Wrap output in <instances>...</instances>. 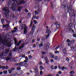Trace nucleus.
Masks as SVG:
<instances>
[{
	"label": "nucleus",
	"mask_w": 76,
	"mask_h": 76,
	"mask_svg": "<svg viewBox=\"0 0 76 76\" xmlns=\"http://www.w3.org/2000/svg\"><path fill=\"white\" fill-rule=\"evenodd\" d=\"M75 42V40L73 39L72 40V41H70V42H72V43H74Z\"/></svg>",
	"instance_id": "bb28decb"
},
{
	"label": "nucleus",
	"mask_w": 76,
	"mask_h": 76,
	"mask_svg": "<svg viewBox=\"0 0 76 76\" xmlns=\"http://www.w3.org/2000/svg\"><path fill=\"white\" fill-rule=\"evenodd\" d=\"M39 16H37L36 17V19H38L39 18Z\"/></svg>",
	"instance_id": "13d9d810"
},
{
	"label": "nucleus",
	"mask_w": 76,
	"mask_h": 76,
	"mask_svg": "<svg viewBox=\"0 0 76 76\" xmlns=\"http://www.w3.org/2000/svg\"><path fill=\"white\" fill-rule=\"evenodd\" d=\"M22 57H25V55H22Z\"/></svg>",
	"instance_id": "052dcab7"
},
{
	"label": "nucleus",
	"mask_w": 76,
	"mask_h": 76,
	"mask_svg": "<svg viewBox=\"0 0 76 76\" xmlns=\"http://www.w3.org/2000/svg\"><path fill=\"white\" fill-rule=\"evenodd\" d=\"M74 29H76V24H74Z\"/></svg>",
	"instance_id": "09e8293b"
},
{
	"label": "nucleus",
	"mask_w": 76,
	"mask_h": 76,
	"mask_svg": "<svg viewBox=\"0 0 76 76\" xmlns=\"http://www.w3.org/2000/svg\"><path fill=\"white\" fill-rule=\"evenodd\" d=\"M58 74H61V72L60 71H59L58 72Z\"/></svg>",
	"instance_id": "338daca9"
},
{
	"label": "nucleus",
	"mask_w": 76,
	"mask_h": 76,
	"mask_svg": "<svg viewBox=\"0 0 76 76\" xmlns=\"http://www.w3.org/2000/svg\"><path fill=\"white\" fill-rule=\"evenodd\" d=\"M35 39H34L32 40V43H34V42H35Z\"/></svg>",
	"instance_id": "864d4df0"
},
{
	"label": "nucleus",
	"mask_w": 76,
	"mask_h": 76,
	"mask_svg": "<svg viewBox=\"0 0 76 76\" xmlns=\"http://www.w3.org/2000/svg\"><path fill=\"white\" fill-rule=\"evenodd\" d=\"M20 28L21 29H23V28H24V27L22 26V24Z\"/></svg>",
	"instance_id": "c756f323"
},
{
	"label": "nucleus",
	"mask_w": 76,
	"mask_h": 76,
	"mask_svg": "<svg viewBox=\"0 0 76 76\" xmlns=\"http://www.w3.org/2000/svg\"><path fill=\"white\" fill-rule=\"evenodd\" d=\"M6 60L7 61H9V60H11V58L8 57L7 58Z\"/></svg>",
	"instance_id": "a878e982"
},
{
	"label": "nucleus",
	"mask_w": 76,
	"mask_h": 76,
	"mask_svg": "<svg viewBox=\"0 0 76 76\" xmlns=\"http://www.w3.org/2000/svg\"><path fill=\"white\" fill-rule=\"evenodd\" d=\"M1 22L2 23L4 22V19L2 18L1 19Z\"/></svg>",
	"instance_id": "a19ab883"
},
{
	"label": "nucleus",
	"mask_w": 76,
	"mask_h": 76,
	"mask_svg": "<svg viewBox=\"0 0 76 76\" xmlns=\"http://www.w3.org/2000/svg\"><path fill=\"white\" fill-rule=\"evenodd\" d=\"M44 68L42 66H40V70H43L44 69Z\"/></svg>",
	"instance_id": "6ab92c4d"
},
{
	"label": "nucleus",
	"mask_w": 76,
	"mask_h": 76,
	"mask_svg": "<svg viewBox=\"0 0 76 76\" xmlns=\"http://www.w3.org/2000/svg\"><path fill=\"white\" fill-rule=\"evenodd\" d=\"M2 10L5 12L4 13V15H5V17L7 19H8L9 18V13L10 12V11L9 10V8L8 7H5L3 8L2 9Z\"/></svg>",
	"instance_id": "f03ea898"
},
{
	"label": "nucleus",
	"mask_w": 76,
	"mask_h": 76,
	"mask_svg": "<svg viewBox=\"0 0 76 76\" xmlns=\"http://www.w3.org/2000/svg\"><path fill=\"white\" fill-rule=\"evenodd\" d=\"M35 13V15H38V12L37 11H34Z\"/></svg>",
	"instance_id": "c9c22d12"
},
{
	"label": "nucleus",
	"mask_w": 76,
	"mask_h": 76,
	"mask_svg": "<svg viewBox=\"0 0 76 76\" xmlns=\"http://www.w3.org/2000/svg\"><path fill=\"white\" fill-rule=\"evenodd\" d=\"M35 25L34 24L33 26V27L32 28V30H35Z\"/></svg>",
	"instance_id": "4be33fe9"
},
{
	"label": "nucleus",
	"mask_w": 76,
	"mask_h": 76,
	"mask_svg": "<svg viewBox=\"0 0 76 76\" xmlns=\"http://www.w3.org/2000/svg\"><path fill=\"white\" fill-rule=\"evenodd\" d=\"M3 27L4 28H10V26L9 24L4 25H3Z\"/></svg>",
	"instance_id": "9d476101"
},
{
	"label": "nucleus",
	"mask_w": 76,
	"mask_h": 76,
	"mask_svg": "<svg viewBox=\"0 0 76 76\" xmlns=\"http://www.w3.org/2000/svg\"><path fill=\"white\" fill-rule=\"evenodd\" d=\"M14 2V5L16 6V7H18L19 5H21L22 4H24L25 3V1L23 0L21 1H19V2L17 1V0H12Z\"/></svg>",
	"instance_id": "7ed1b4c3"
},
{
	"label": "nucleus",
	"mask_w": 76,
	"mask_h": 76,
	"mask_svg": "<svg viewBox=\"0 0 76 76\" xmlns=\"http://www.w3.org/2000/svg\"><path fill=\"white\" fill-rule=\"evenodd\" d=\"M34 70H35V72L36 73H37L38 71V68L37 67H36V68H34Z\"/></svg>",
	"instance_id": "9b49d317"
},
{
	"label": "nucleus",
	"mask_w": 76,
	"mask_h": 76,
	"mask_svg": "<svg viewBox=\"0 0 76 76\" xmlns=\"http://www.w3.org/2000/svg\"><path fill=\"white\" fill-rule=\"evenodd\" d=\"M19 66H23V64H24L23 62H21L20 63H19L18 64Z\"/></svg>",
	"instance_id": "ddd939ff"
},
{
	"label": "nucleus",
	"mask_w": 76,
	"mask_h": 76,
	"mask_svg": "<svg viewBox=\"0 0 76 76\" xmlns=\"http://www.w3.org/2000/svg\"><path fill=\"white\" fill-rule=\"evenodd\" d=\"M61 7L62 9H64V8H65V6L63 4L61 6Z\"/></svg>",
	"instance_id": "b1692460"
},
{
	"label": "nucleus",
	"mask_w": 76,
	"mask_h": 76,
	"mask_svg": "<svg viewBox=\"0 0 76 76\" xmlns=\"http://www.w3.org/2000/svg\"><path fill=\"white\" fill-rule=\"evenodd\" d=\"M57 58H58V56H56L55 58H54V60H57Z\"/></svg>",
	"instance_id": "72a5a7b5"
},
{
	"label": "nucleus",
	"mask_w": 76,
	"mask_h": 76,
	"mask_svg": "<svg viewBox=\"0 0 76 76\" xmlns=\"http://www.w3.org/2000/svg\"><path fill=\"white\" fill-rule=\"evenodd\" d=\"M5 51L7 52V53H9L10 50V49L9 48H7L5 49Z\"/></svg>",
	"instance_id": "dca6fc26"
},
{
	"label": "nucleus",
	"mask_w": 76,
	"mask_h": 76,
	"mask_svg": "<svg viewBox=\"0 0 76 76\" xmlns=\"http://www.w3.org/2000/svg\"><path fill=\"white\" fill-rule=\"evenodd\" d=\"M22 7H18L17 9L18 11V12H20V11L21 10V9H22Z\"/></svg>",
	"instance_id": "4468645a"
},
{
	"label": "nucleus",
	"mask_w": 76,
	"mask_h": 76,
	"mask_svg": "<svg viewBox=\"0 0 76 76\" xmlns=\"http://www.w3.org/2000/svg\"><path fill=\"white\" fill-rule=\"evenodd\" d=\"M45 39L44 37H43L42 38V41H44V40H45Z\"/></svg>",
	"instance_id": "bf43d9fd"
},
{
	"label": "nucleus",
	"mask_w": 76,
	"mask_h": 76,
	"mask_svg": "<svg viewBox=\"0 0 76 76\" xmlns=\"http://www.w3.org/2000/svg\"><path fill=\"white\" fill-rule=\"evenodd\" d=\"M65 69V67H64V66H62L61 67V69H62V70H64V69Z\"/></svg>",
	"instance_id": "473e14b6"
},
{
	"label": "nucleus",
	"mask_w": 76,
	"mask_h": 76,
	"mask_svg": "<svg viewBox=\"0 0 76 76\" xmlns=\"http://www.w3.org/2000/svg\"><path fill=\"white\" fill-rule=\"evenodd\" d=\"M50 46V44L49 43H47L45 45L44 48L46 51H48V49L49 48Z\"/></svg>",
	"instance_id": "0eeeda50"
},
{
	"label": "nucleus",
	"mask_w": 76,
	"mask_h": 76,
	"mask_svg": "<svg viewBox=\"0 0 76 76\" xmlns=\"http://www.w3.org/2000/svg\"><path fill=\"white\" fill-rule=\"evenodd\" d=\"M27 32V31L26 28H25L24 29V34H26Z\"/></svg>",
	"instance_id": "aec40b11"
},
{
	"label": "nucleus",
	"mask_w": 76,
	"mask_h": 76,
	"mask_svg": "<svg viewBox=\"0 0 76 76\" xmlns=\"http://www.w3.org/2000/svg\"><path fill=\"white\" fill-rule=\"evenodd\" d=\"M18 47H16V45H15V48L14 49H12V51H14L16 52L18 51Z\"/></svg>",
	"instance_id": "1a4fd4ad"
},
{
	"label": "nucleus",
	"mask_w": 76,
	"mask_h": 76,
	"mask_svg": "<svg viewBox=\"0 0 76 76\" xmlns=\"http://www.w3.org/2000/svg\"><path fill=\"white\" fill-rule=\"evenodd\" d=\"M36 47V45H34L33 46V47L34 48V47Z\"/></svg>",
	"instance_id": "774afa93"
},
{
	"label": "nucleus",
	"mask_w": 76,
	"mask_h": 76,
	"mask_svg": "<svg viewBox=\"0 0 76 76\" xmlns=\"http://www.w3.org/2000/svg\"><path fill=\"white\" fill-rule=\"evenodd\" d=\"M14 29L15 30H16V31L18 30V28H16V27L14 28Z\"/></svg>",
	"instance_id": "69168bd1"
},
{
	"label": "nucleus",
	"mask_w": 76,
	"mask_h": 76,
	"mask_svg": "<svg viewBox=\"0 0 76 76\" xmlns=\"http://www.w3.org/2000/svg\"><path fill=\"white\" fill-rule=\"evenodd\" d=\"M28 15L29 17H30L31 16V14L30 13H28Z\"/></svg>",
	"instance_id": "4c0bfd02"
},
{
	"label": "nucleus",
	"mask_w": 76,
	"mask_h": 76,
	"mask_svg": "<svg viewBox=\"0 0 76 76\" xmlns=\"http://www.w3.org/2000/svg\"><path fill=\"white\" fill-rule=\"evenodd\" d=\"M73 36L74 37H76V34H73Z\"/></svg>",
	"instance_id": "680f3d73"
},
{
	"label": "nucleus",
	"mask_w": 76,
	"mask_h": 76,
	"mask_svg": "<svg viewBox=\"0 0 76 76\" xmlns=\"http://www.w3.org/2000/svg\"><path fill=\"white\" fill-rule=\"evenodd\" d=\"M43 46V44L42 43H40L39 44V48H41Z\"/></svg>",
	"instance_id": "412c9836"
},
{
	"label": "nucleus",
	"mask_w": 76,
	"mask_h": 76,
	"mask_svg": "<svg viewBox=\"0 0 76 76\" xmlns=\"http://www.w3.org/2000/svg\"><path fill=\"white\" fill-rule=\"evenodd\" d=\"M22 26H23L24 29H26V24H22Z\"/></svg>",
	"instance_id": "2eb2a0df"
},
{
	"label": "nucleus",
	"mask_w": 76,
	"mask_h": 76,
	"mask_svg": "<svg viewBox=\"0 0 76 76\" xmlns=\"http://www.w3.org/2000/svg\"><path fill=\"white\" fill-rule=\"evenodd\" d=\"M14 41H15V45H16V46H19L20 44V43H21V40H20L18 44H17V43H18V42L16 40V39L15 38L14 39Z\"/></svg>",
	"instance_id": "6e6552de"
},
{
	"label": "nucleus",
	"mask_w": 76,
	"mask_h": 76,
	"mask_svg": "<svg viewBox=\"0 0 76 76\" xmlns=\"http://www.w3.org/2000/svg\"><path fill=\"white\" fill-rule=\"evenodd\" d=\"M16 32V31L15 30H13L11 31V32L13 33L14 34L15 32Z\"/></svg>",
	"instance_id": "cd10ccee"
},
{
	"label": "nucleus",
	"mask_w": 76,
	"mask_h": 76,
	"mask_svg": "<svg viewBox=\"0 0 76 76\" xmlns=\"http://www.w3.org/2000/svg\"><path fill=\"white\" fill-rule=\"evenodd\" d=\"M24 46H25V44H23V45H22L20 46L19 47V49L20 50V49H21V48H23Z\"/></svg>",
	"instance_id": "f8f14e48"
},
{
	"label": "nucleus",
	"mask_w": 76,
	"mask_h": 76,
	"mask_svg": "<svg viewBox=\"0 0 76 76\" xmlns=\"http://www.w3.org/2000/svg\"><path fill=\"white\" fill-rule=\"evenodd\" d=\"M66 7H67L68 10V12H69V11H70L69 13L70 16H73V15H74V13H73L74 12V10H73V9H72V5H71V4H69V3H66Z\"/></svg>",
	"instance_id": "f257e3e1"
},
{
	"label": "nucleus",
	"mask_w": 76,
	"mask_h": 76,
	"mask_svg": "<svg viewBox=\"0 0 76 76\" xmlns=\"http://www.w3.org/2000/svg\"><path fill=\"white\" fill-rule=\"evenodd\" d=\"M1 49H4V45H2L1 47Z\"/></svg>",
	"instance_id": "ea45409f"
},
{
	"label": "nucleus",
	"mask_w": 76,
	"mask_h": 76,
	"mask_svg": "<svg viewBox=\"0 0 76 76\" xmlns=\"http://www.w3.org/2000/svg\"><path fill=\"white\" fill-rule=\"evenodd\" d=\"M9 69V67H8V66H6L5 67V69Z\"/></svg>",
	"instance_id": "6e6d98bb"
},
{
	"label": "nucleus",
	"mask_w": 76,
	"mask_h": 76,
	"mask_svg": "<svg viewBox=\"0 0 76 76\" xmlns=\"http://www.w3.org/2000/svg\"><path fill=\"white\" fill-rule=\"evenodd\" d=\"M28 57H29V59H31L32 58V56L31 55L29 56Z\"/></svg>",
	"instance_id": "37998d69"
},
{
	"label": "nucleus",
	"mask_w": 76,
	"mask_h": 76,
	"mask_svg": "<svg viewBox=\"0 0 76 76\" xmlns=\"http://www.w3.org/2000/svg\"><path fill=\"white\" fill-rule=\"evenodd\" d=\"M8 72L9 73H12V71L11 69H10L8 70Z\"/></svg>",
	"instance_id": "393cba45"
},
{
	"label": "nucleus",
	"mask_w": 76,
	"mask_h": 76,
	"mask_svg": "<svg viewBox=\"0 0 76 76\" xmlns=\"http://www.w3.org/2000/svg\"><path fill=\"white\" fill-rule=\"evenodd\" d=\"M34 22L35 24H37V22L36 20H34Z\"/></svg>",
	"instance_id": "79ce46f5"
},
{
	"label": "nucleus",
	"mask_w": 76,
	"mask_h": 76,
	"mask_svg": "<svg viewBox=\"0 0 76 76\" xmlns=\"http://www.w3.org/2000/svg\"><path fill=\"white\" fill-rule=\"evenodd\" d=\"M55 53H59V51H58L56 50L55 52Z\"/></svg>",
	"instance_id": "603ef678"
},
{
	"label": "nucleus",
	"mask_w": 76,
	"mask_h": 76,
	"mask_svg": "<svg viewBox=\"0 0 76 76\" xmlns=\"http://www.w3.org/2000/svg\"><path fill=\"white\" fill-rule=\"evenodd\" d=\"M25 11L26 13H28V11L26 9H25Z\"/></svg>",
	"instance_id": "f704fd0d"
},
{
	"label": "nucleus",
	"mask_w": 76,
	"mask_h": 76,
	"mask_svg": "<svg viewBox=\"0 0 76 76\" xmlns=\"http://www.w3.org/2000/svg\"><path fill=\"white\" fill-rule=\"evenodd\" d=\"M32 21H31L30 23V25L29 26V27H31L32 26Z\"/></svg>",
	"instance_id": "58836bf2"
},
{
	"label": "nucleus",
	"mask_w": 76,
	"mask_h": 76,
	"mask_svg": "<svg viewBox=\"0 0 76 76\" xmlns=\"http://www.w3.org/2000/svg\"><path fill=\"white\" fill-rule=\"evenodd\" d=\"M42 54H46V52H43L42 53Z\"/></svg>",
	"instance_id": "4d7b16f0"
},
{
	"label": "nucleus",
	"mask_w": 76,
	"mask_h": 76,
	"mask_svg": "<svg viewBox=\"0 0 76 76\" xmlns=\"http://www.w3.org/2000/svg\"><path fill=\"white\" fill-rule=\"evenodd\" d=\"M51 32V30H50V29H46V34H48L47 35L45 39H47L48 37H50V34H50Z\"/></svg>",
	"instance_id": "423d86ee"
},
{
	"label": "nucleus",
	"mask_w": 76,
	"mask_h": 76,
	"mask_svg": "<svg viewBox=\"0 0 76 76\" xmlns=\"http://www.w3.org/2000/svg\"><path fill=\"white\" fill-rule=\"evenodd\" d=\"M60 28V25L58 24H57L56 26V29H58Z\"/></svg>",
	"instance_id": "a211bd4d"
},
{
	"label": "nucleus",
	"mask_w": 76,
	"mask_h": 76,
	"mask_svg": "<svg viewBox=\"0 0 76 76\" xmlns=\"http://www.w3.org/2000/svg\"><path fill=\"white\" fill-rule=\"evenodd\" d=\"M72 26H73V23H70L69 24V26L70 27H71Z\"/></svg>",
	"instance_id": "7c9ffc66"
},
{
	"label": "nucleus",
	"mask_w": 76,
	"mask_h": 76,
	"mask_svg": "<svg viewBox=\"0 0 76 76\" xmlns=\"http://www.w3.org/2000/svg\"><path fill=\"white\" fill-rule=\"evenodd\" d=\"M25 59L26 60H28V57H27V56H26L25 57Z\"/></svg>",
	"instance_id": "3c124183"
},
{
	"label": "nucleus",
	"mask_w": 76,
	"mask_h": 76,
	"mask_svg": "<svg viewBox=\"0 0 76 76\" xmlns=\"http://www.w3.org/2000/svg\"><path fill=\"white\" fill-rule=\"evenodd\" d=\"M69 73L70 74H74L75 73V72L73 71H71Z\"/></svg>",
	"instance_id": "c85d7f7f"
},
{
	"label": "nucleus",
	"mask_w": 76,
	"mask_h": 76,
	"mask_svg": "<svg viewBox=\"0 0 76 76\" xmlns=\"http://www.w3.org/2000/svg\"><path fill=\"white\" fill-rule=\"evenodd\" d=\"M59 47H60V45H58V46H57L56 47V48H55V50H57V49H58V48H59Z\"/></svg>",
	"instance_id": "49530a36"
},
{
	"label": "nucleus",
	"mask_w": 76,
	"mask_h": 76,
	"mask_svg": "<svg viewBox=\"0 0 76 76\" xmlns=\"http://www.w3.org/2000/svg\"><path fill=\"white\" fill-rule=\"evenodd\" d=\"M0 57L2 59L6 57V53L3 52V53H0Z\"/></svg>",
	"instance_id": "39448f33"
},
{
	"label": "nucleus",
	"mask_w": 76,
	"mask_h": 76,
	"mask_svg": "<svg viewBox=\"0 0 76 76\" xmlns=\"http://www.w3.org/2000/svg\"><path fill=\"white\" fill-rule=\"evenodd\" d=\"M70 68H71V69H74V67H73V66H70Z\"/></svg>",
	"instance_id": "5fc2aeb1"
},
{
	"label": "nucleus",
	"mask_w": 76,
	"mask_h": 76,
	"mask_svg": "<svg viewBox=\"0 0 76 76\" xmlns=\"http://www.w3.org/2000/svg\"><path fill=\"white\" fill-rule=\"evenodd\" d=\"M63 52V53H64V54H66V53L67 51H66V48H65L64 49Z\"/></svg>",
	"instance_id": "f3484780"
},
{
	"label": "nucleus",
	"mask_w": 76,
	"mask_h": 76,
	"mask_svg": "<svg viewBox=\"0 0 76 76\" xmlns=\"http://www.w3.org/2000/svg\"><path fill=\"white\" fill-rule=\"evenodd\" d=\"M39 65H41V64H42V62H39Z\"/></svg>",
	"instance_id": "0e129e2a"
},
{
	"label": "nucleus",
	"mask_w": 76,
	"mask_h": 76,
	"mask_svg": "<svg viewBox=\"0 0 76 76\" xmlns=\"http://www.w3.org/2000/svg\"><path fill=\"white\" fill-rule=\"evenodd\" d=\"M2 69H6V67H5V66H2Z\"/></svg>",
	"instance_id": "e433bc0d"
},
{
	"label": "nucleus",
	"mask_w": 76,
	"mask_h": 76,
	"mask_svg": "<svg viewBox=\"0 0 76 76\" xmlns=\"http://www.w3.org/2000/svg\"><path fill=\"white\" fill-rule=\"evenodd\" d=\"M54 69H57V66H55L54 67Z\"/></svg>",
	"instance_id": "e2e57ef3"
},
{
	"label": "nucleus",
	"mask_w": 76,
	"mask_h": 76,
	"mask_svg": "<svg viewBox=\"0 0 76 76\" xmlns=\"http://www.w3.org/2000/svg\"><path fill=\"white\" fill-rule=\"evenodd\" d=\"M3 73H4V74H6V73H7V71H4L3 72Z\"/></svg>",
	"instance_id": "2f4dec72"
},
{
	"label": "nucleus",
	"mask_w": 76,
	"mask_h": 76,
	"mask_svg": "<svg viewBox=\"0 0 76 76\" xmlns=\"http://www.w3.org/2000/svg\"><path fill=\"white\" fill-rule=\"evenodd\" d=\"M40 74L41 75H42V71H40Z\"/></svg>",
	"instance_id": "de8ad7c7"
},
{
	"label": "nucleus",
	"mask_w": 76,
	"mask_h": 76,
	"mask_svg": "<svg viewBox=\"0 0 76 76\" xmlns=\"http://www.w3.org/2000/svg\"><path fill=\"white\" fill-rule=\"evenodd\" d=\"M66 60L67 61H69V58H66Z\"/></svg>",
	"instance_id": "8fccbe9b"
},
{
	"label": "nucleus",
	"mask_w": 76,
	"mask_h": 76,
	"mask_svg": "<svg viewBox=\"0 0 76 76\" xmlns=\"http://www.w3.org/2000/svg\"><path fill=\"white\" fill-rule=\"evenodd\" d=\"M0 42L1 43V44H2L3 45H7V46H9V45L10 44L9 43L7 42L6 41V40L4 39H2L0 37Z\"/></svg>",
	"instance_id": "20e7f679"
},
{
	"label": "nucleus",
	"mask_w": 76,
	"mask_h": 76,
	"mask_svg": "<svg viewBox=\"0 0 76 76\" xmlns=\"http://www.w3.org/2000/svg\"><path fill=\"white\" fill-rule=\"evenodd\" d=\"M50 68L52 70H54V67H53V66H51Z\"/></svg>",
	"instance_id": "c03bdc74"
},
{
	"label": "nucleus",
	"mask_w": 76,
	"mask_h": 76,
	"mask_svg": "<svg viewBox=\"0 0 76 76\" xmlns=\"http://www.w3.org/2000/svg\"><path fill=\"white\" fill-rule=\"evenodd\" d=\"M10 69L12 71V72H13V71H14V70H15V68L12 67Z\"/></svg>",
	"instance_id": "5701e85b"
},
{
	"label": "nucleus",
	"mask_w": 76,
	"mask_h": 76,
	"mask_svg": "<svg viewBox=\"0 0 76 76\" xmlns=\"http://www.w3.org/2000/svg\"><path fill=\"white\" fill-rule=\"evenodd\" d=\"M66 42H70V39H67V40H66Z\"/></svg>",
	"instance_id": "a18cd8bd"
}]
</instances>
